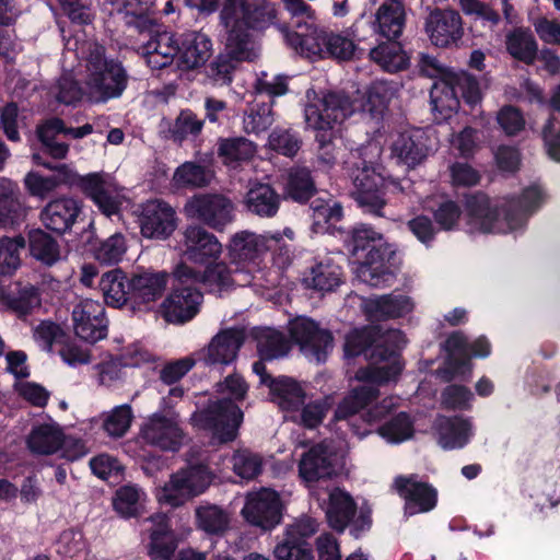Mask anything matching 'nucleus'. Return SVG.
Here are the masks:
<instances>
[{
  "label": "nucleus",
  "instance_id": "c85d7f7f",
  "mask_svg": "<svg viewBox=\"0 0 560 560\" xmlns=\"http://www.w3.org/2000/svg\"><path fill=\"white\" fill-rule=\"evenodd\" d=\"M433 429L438 435L439 445L446 451L465 447L471 438V423L469 419L459 415L438 416Z\"/></svg>",
  "mask_w": 560,
  "mask_h": 560
},
{
  "label": "nucleus",
  "instance_id": "9d476101",
  "mask_svg": "<svg viewBox=\"0 0 560 560\" xmlns=\"http://www.w3.org/2000/svg\"><path fill=\"white\" fill-rule=\"evenodd\" d=\"M305 105L304 118L307 127L314 130L332 131L354 113L353 102L345 92L328 91Z\"/></svg>",
  "mask_w": 560,
  "mask_h": 560
},
{
  "label": "nucleus",
  "instance_id": "de8ad7c7",
  "mask_svg": "<svg viewBox=\"0 0 560 560\" xmlns=\"http://www.w3.org/2000/svg\"><path fill=\"white\" fill-rule=\"evenodd\" d=\"M63 442V434L58 427L43 424L34 428L28 438L27 445L33 453L52 454L57 452Z\"/></svg>",
  "mask_w": 560,
  "mask_h": 560
},
{
  "label": "nucleus",
  "instance_id": "4468645a",
  "mask_svg": "<svg viewBox=\"0 0 560 560\" xmlns=\"http://www.w3.org/2000/svg\"><path fill=\"white\" fill-rule=\"evenodd\" d=\"M282 512V501L275 489L260 487L247 492V525L270 532L281 523Z\"/></svg>",
  "mask_w": 560,
  "mask_h": 560
},
{
  "label": "nucleus",
  "instance_id": "c03bdc74",
  "mask_svg": "<svg viewBox=\"0 0 560 560\" xmlns=\"http://www.w3.org/2000/svg\"><path fill=\"white\" fill-rule=\"evenodd\" d=\"M370 58L388 72L404 70L409 65V59L404 54L401 45L396 39L380 43L370 49Z\"/></svg>",
  "mask_w": 560,
  "mask_h": 560
},
{
  "label": "nucleus",
  "instance_id": "e433bc0d",
  "mask_svg": "<svg viewBox=\"0 0 560 560\" xmlns=\"http://www.w3.org/2000/svg\"><path fill=\"white\" fill-rule=\"evenodd\" d=\"M98 285L107 305L121 307L128 303L131 304L129 278L121 269L116 268L103 273Z\"/></svg>",
  "mask_w": 560,
  "mask_h": 560
},
{
  "label": "nucleus",
  "instance_id": "13d9d810",
  "mask_svg": "<svg viewBox=\"0 0 560 560\" xmlns=\"http://www.w3.org/2000/svg\"><path fill=\"white\" fill-rule=\"evenodd\" d=\"M458 5L466 16L479 21L483 27L494 30L501 23L502 19L499 11L488 2L482 0H458Z\"/></svg>",
  "mask_w": 560,
  "mask_h": 560
},
{
  "label": "nucleus",
  "instance_id": "5701e85b",
  "mask_svg": "<svg viewBox=\"0 0 560 560\" xmlns=\"http://www.w3.org/2000/svg\"><path fill=\"white\" fill-rule=\"evenodd\" d=\"M170 275L166 271L142 270L132 272L129 278L131 290V308H148L159 300L168 283Z\"/></svg>",
  "mask_w": 560,
  "mask_h": 560
},
{
  "label": "nucleus",
  "instance_id": "e2e57ef3",
  "mask_svg": "<svg viewBox=\"0 0 560 560\" xmlns=\"http://www.w3.org/2000/svg\"><path fill=\"white\" fill-rule=\"evenodd\" d=\"M127 252L126 238L121 233H115L104 240L94 249V257L104 265H115L121 261Z\"/></svg>",
  "mask_w": 560,
  "mask_h": 560
},
{
  "label": "nucleus",
  "instance_id": "6ab92c4d",
  "mask_svg": "<svg viewBox=\"0 0 560 560\" xmlns=\"http://www.w3.org/2000/svg\"><path fill=\"white\" fill-rule=\"evenodd\" d=\"M183 256L191 262L207 265L219 258L222 245L217 236L198 224H190L182 233Z\"/></svg>",
  "mask_w": 560,
  "mask_h": 560
},
{
  "label": "nucleus",
  "instance_id": "aec40b11",
  "mask_svg": "<svg viewBox=\"0 0 560 560\" xmlns=\"http://www.w3.org/2000/svg\"><path fill=\"white\" fill-rule=\"evenodd\" d=\"M75 335L90 343H95L107 336V319L102 303L86 299L72 311Z\"/></svg>",
  "mask_w": 560,
  "mask_h": 560
},
{
  "label": "nucleus",
  "instance_id": "ea45409f",
  "mask_svg": "<svg viewBox=\"0 0 560 560\" xmlns=\"http://www.w3.org/2000/svg\"><path fill=\"white\" fill-rule=\"evenodd\" d=\"M252 337L257 340V351L262 360H273L284 357L291 350V339L279 330L271 328L252 330Z\"/></svg>",
  "mask_w": 560,
  "mask_h": 560
},
{
  "label": "nucleus",
  "instance_id": "c756f323",
  "mask_svg": "<svg viewBox=\"0 0 560 560\" xmlns=\"http://www.w3.org/2000/svg\"><path fill=\"white\" fill-rule=\"evenodd\" d=\"M357 511V503L349 492L339 487L329 492L326 520L332 530L342 534L353 521Z\"/></svg>",
  "mask_w": 560,
  "mask_h": 560
},
{
  "label": "nucleus",
  "instance_id": "3c124183",
  "mask_svg": "<svg viewBox=\"0 0 560 560\" xmlns=\"http://www.w3.org/2000/svg\"><path fill=\"white\" fill-rule=\"evenodd\" d=\"M394 95L392 85L386 81L372 82L365 93L363 110L368 112L372 118H383L385 112Z\"/></svg>",
  "mask_w": 560,
  "mask_h": 560
},
{
  "label": "nucleus",
  "instance_id": "79ce46f5",
  "mask_svg": "<svg viewBox=\"0 0 560 560\" xmlns=\"http://www.w3.org/2000/svg\"><path fill=\"white\" fill-rule=\"evenodd\" d=\"M280 206V196L269 184L248 187L247 211L259 217H273Z\"/></svg>",
  "mask_w": 560,
  "mask_h": 560
},
{
  "label": "nucleus",
  "instance_id": "774afa93",
  "mask_svg": "<svg viewBox=\"0 0 560 560\" xmlns=\"http://www.w3.org/2000/svg\"><path fill=\"white\" fill-rule=\"evenodd\" d=\"M472 399L471 390L460 384L447 385L441 393L442 406L446 410H469Z\"/></svg>",
  "mask_w": 560,
  "mask_h": 560
},
{
  "label": "nucleus",
  "instance_id": "8fccbe9b",
  "mask_svg": "<svg viewBox=\"0 0 560 560\" xmlns=\"http://www.w3.org/2000/svg\"><path fill=\"white\" fill-rule=\"evenodd\" d=\"M279 249L280 253L288 247L282 241L280 232L257 234L247 231V264L261 259L266 254Z\"/></svg>",
  "mask_w": 560,
  "mask_h": 560
},
{
  "label": "nucleus",
  "instance_id": "a19ab883",
  "mask_svg": "<svg viewBox=\"0 0 560 560\" xmlns=\"http://www.w3.org/2000/svg\"><path fill=\"white\" fill-rule=\"evenodd\" d=\"M301 31H287L285 40L301 56H317L324 51L323 37L313 24L298 23Z\"/></svg>",
  "mask_w": 560,
  "mask_h": 560
},
{
  "label": "nucleus",
  "instance_id": "0e129e2a",
  "mask_svg": "<svg viewBox=\"0 0 560 560\" xmlns=\"http://www.w3.org/2000/svg\"><path fill=\"white\" fill-rule=\"evenodd\" d=\"M1 128L10 141L20 140V129L26 128V117L15 103H9L0 112Z\"/></svg>",
  "mask_w": 560,
  "mask_h": 560
},
{
  "label": "nucleus",
  "instance_id": "cd10ccee",
  "mask_svg": "<svg viewBox=\"0 0 560 560\" xmlns=\"http://www.w3.org/2000/svg\"><path fill=\"white\" fill-rule=\"evenodd\" d=\"M372 34L387 40L397 39L406 23L405 4L401 0H385L371 19Z\"/></svg>",
  "mask_w": 560,
  "mask_h": 560
},
{
  "label": "nucleus",
  "instance_id": "2f4dec72",
  "mask_svg": "<svg viewBox=\"0 0 560 560\" xmlns=\"http://www.w3.org/2000/svg\"><path fill=\"white\" fill-rule=\"evenodd\" d=\"M427 141L428 138L421 129L401 132L394 141L392 152L401 163L415 167L422 163L429 154Z\"/></svg>",
  "mask_w": 560,
  "mask_h": 560
},
{
  "label": "nucleus",
  "instance_id": "b1692460",
  "mask_svg": "<svg viewBox=\"0 0 560 560\" xmlns=\"http://www.w3.org/2000/svg\"><path fill=\"white\" fill-rule=\"evenodd\" d=\"M308 218L311 219V231L315 234H342L343 230L338 226L343 219V207L340 201L331 196H316L308 202Z\"/></svg>",
  "mask_w": 560,
  "mask_h": 560
},
{
  "label": "nucleus",
  "instance_id": "412c9836",
  "mask_svg": "<svg viewBox=\"0 0 560 560\" xmlns=\"http://www.w3.org/2000/svg\"><path fill=\"white\" fill-rule=\"evenodd\" d=\"M416 478V475H410L395 479L396 491L405 500V513L409 515L430 512L438 503L436 489Z\"/></svg>",
  "mask_w": 560,
  "mask_h": 560
},
{
  "label": "nucleus",
  "instance_id": "72a5a7b5",
  "mask_svg": "<svg viewBox=\"0 0 560 560\" xmlns=\"http://www.w3.org/2000/svg\"><path fill=\"white\" fill-rule=\"evenodd\" d=\"M211 40L200 33L182 36L178 61L183 69H195L203 66L211 56Z\"/></svg>",
  "mask_w": 560,
  "mask_h": 560
},
{
  "label": "nucleus",
  "instance_id": "09e8293b",
  "mask_svg": "<svg viewBox=\"0 0 560 560\" xmlns=\"http://www.w3.org/2000/svg\"><path fill=\"white\" fill-rule=\"evenodd\" d=\"M278 10L271 0H247V31L262 33L277 24Z\"/></svg>",
  "mask_w": 560,
  "mask_h": 560
},
{
  "label": "nucleus",
  "instance_id": "338daca9",
  "mask_svg": "<svg viewBox=\"0 0 560 560\" xmlns=\"http://www.w3.org/2000/svg\"><path fill=\"white\" fill-rule=\"evenodd\" d=\"M462 213L460 205L448 198L439 201L432 211L434 222L443 231L455 230L458 226Z\"/></svg>",
  "mask_w": 560,
  "mask_h": 560
},
{
  "label": "nucleus",
  "instance_id": "ddd939ff",
  "mask_svg": "<svg viewBox=\"0 0 560 560\" xmlns=\"http://www.w3.org/2000/svg\"><path fill=\"white\" fill-rule=\"evenodd\" d=\"M431 44L438 48H458L463 43L464 21L455 9L434 8L424 22Z\"/></svg>",
  "mask_w": 560,
  "mask_h": 560
},
{
  "label": "nucleus",
  "instance_id": "0eeeda50",
  "mask_svg": "<svg viewBox=\"0 0 560 560\" xmlns=\"http://www.w3.org/2000/svg\"><path fill=\"white\" fill-rule=\"evenodd\" d=\"M35 164L56 172L51 178L56 180V188L60 185H78L89 196L106 217L117 214L120 207L118 195L110 184L100 174L80 176L67 164H52L44 160L42 153L32 156Z\"/></svg>",
  "mask_w": 560,
  "mask_h": 560
},
{
  "label": "nucleus",
  "instance_id": "7ed1b4c3",
  "mask_svg": "<svg viewBox=\"0 0 560 560\" xmlns=\"http://www.w3.org/2000/svg\"><path fill=\"white\" fill-rule=\"evenodd\" d=\"M348 252L361 261L360 276L371 287H381L394 280L398 257L394 245L382 233L365 223L355 224L345 240Z\"/></svg>",
  "mask_w": 560,
  "mask_h": 560
},
{
  "label": "nucleus",
  "instance_id": "1a4fd4ad",
  "mask_svg": "<svg viewBox=\"0 0 560 560\" xmlns=\"http://www.w3.org/2000/svg\"><path fill=\"white\" fill-rule=\"evenodd\" d=\"M288 332L292 343L301 353L316 363L326 362L334 348L332 332L307 316H298L289 322Z\"/></svg>",
  "mask_w": 560,
  "mask_h": 560
},
{
  "label": "nucleus",
  "instance_id": "6e6552de",
  "mask_svg": "<svg viewBox=\"0 0 560 560\" xmlns=\"http://www.w3.org/2000/svg\"><path fill=\"white\" fill-rule=\"evenodd\" d=\"M191 423L211 433L220 444L236 439L243 421V411L231 398L209 401L208 405L191 415Z\"/></svg>",
  "mask_w": 560,
  "mask_h": 560
},
{
  "label": "nucleus",
  "instance_id": "69168bd1",
  "mask_svg": "<svg viewBox=\"0 0 560 560\" xmlns=\"http://www.w3.org/2000/svg\"><path fill=\"white\" fill-rule=\"evenodd\" d=\"M26 241L22 235L0 238V264L2 272L15 270L21 265L20 252L25 247Z\"/></svg>",
  "mask_w": 560,
  "mask_h": 560
},
{
  "label": "nucleus",
  "instance_id": "603ef678",
  "mask_svg": "<svg viewBox=\"0 0 560 560\" xmlns=\"http://www.w3.org/2000/svg\"><path fill=\"white\" fill-rule=\"evenodd\" d=\"M302 144L300 132L292 128L276 127L268 136L270 150L285 158L294 159Z\"/></svg>",
  "mask_w": 560,
  "mask_h": 560
},
{
  "label": "nucleus",
  "instance_id": "4c0bfd02",
  "mask_svg": "<svg viewBox=\"0 0 560 560\" xmlns=\"http://www.w3.org/2000/svg\"><path fill=\"white\" fill-rule=\"evenodd\" d=\"M508 54L515 60L527 66L534 65L538 57V44L527 27H516L508 33L505 38Z\"/></svg>",
  "mask_w": 560,
  "mask_h": 560
},
{
  "label": "nucleus",
  "instance_id": "49530a36",
  "mask_svg": "<svg viewBox=\"0 0 560 560\" xmlns=\"http://www.w3.org/2000/svg\"><path fill=\"white\" fill-rule=\"evenodd\" d=\"M31 255L46 266H52L60 259L58 241L42 229L31 230L28 233Z\"/></svg>",
  "mask_w": 560,
  "mask_h": 560
},
{
  "label": "nucleus",
  "instance_id": "864d4df0",
  "mask_svg": "<svg viewBox=\"0 0 560 560\" xmlns=\"http://www.w3.org/2000/svg\"><path fill=\"white\" fill-rule=\"evenodd\" d=\"M213 178V173L194 162H185L178 166L173 175L174 185L177 188H201L208 186Z\"/></svg>",
  "mask_w": 560,
  "mask_h": 560
},
{
  "label": "nucleus",
  "instance_id": "4d7b16f0",
  "mask_svg": "<svg viewBox=\"0 0 560 560\" xmlns=\"http://www.w3.org/2000/svg\"><path fill=\"white\" fill-rule=\"evenodd\" d=\"M21 191L16 183L0 178V215L7 224L13 223L22 209Z\"/></svg>",
  "mask_w": 560,
  "mask_h": 560
},
{
  "label": "nucleus",
  "instance_id": "37998d69",
  "mask_svg": "<svg viewBox=\"0 0 560 560\" xmlns=\"http://www.w3.org/2000/svg\"><path fill=\"white\" fill-rule=\"evenodd\" d=\"M63 130H66V125L63 120L58 117L46 120L37 128V136L43 147V153L59 160L67 156L69 145L57 140L59 135H63Z\"/></svg>",
  "mask_w": 560,
  "mask_h": 560
},
{
  "label": "nucleus",
  "instance_id": "c9c22d12",
  "mask_svg": "<svg viewBox=\"0 0 560 560\" xmlns=\"http://www.w3.org/2000/svg\"><path fill=\"white\" fill-rule=\"evenodd\" d=\"M153 527L150 534V556L153 560H170L174 555L177 542L174 533L170 529L165 514L151 517Z\"/></svg>",
  "mask_w": 560,
  "mask_h": 560
},
{
  "label": "nucleus",
  "instance_id": "6e6d98bb",
  "mask_svg": "<svg viewBox=\"0 0 560 560\" xmlns=\"http://www.w3.org/2000/svg\"><path fill=\"white\" fill-rule=\"evenodd\" d=\"M196 517L199 528L211 535L224 534L230 525V515L217 505L199 506Z\"/></svg>",
  "mask_w": 560,
  "mask_h": 560
},
{
  "label": "nucleus",
  "instance_id": "a18cd8bd",
  "mask_svg": "<svg viewBox=\"0 0 560 560\" xmlns=\"http://www.w3.org/2000/svg\"><path fill=\"white\" fill-rule=\"evenodd\" d=\"M150 11L149 2L143 0H119L117 3V13L125 24L141 33L151 31L155 24Z\"/></svg>",
  "mask_w": 560,
  "mask_h": 560
},
{
  "label": "nucleus",
  "instance_id": "423d86ee",
  "mask_svg": "<svg viewBox=\"0 0 560 560\" xmlns=\"http://www.w3.org/2000/svg\"><path fill=\"white\" fill-rule=\"evenodd\" d=\"M432 109L443 118L456 113L460 101L475 107L482 100L480 81L466 70L444 72L443 83H434L430 91Z\"/></svg>",
  "mask_w": 560,
  "mask_h": 560
},
{
  "label": "nucleus",
  "instance_id": "680f3d73",
  "mask_svg": "<svg viewBox=\"0 0 560 560\" xmlns=\"http://www.w3.org/2000/svg\"><path fill=\"white\" fill-rule=\"evenodd\" d=\"M273 102H266V100H254L249 109L247 110V135L255 133L259 136L266 132L273 124L272 113Z\"/></svg>",
  "mask_w": 560,
  "mask_h": 560
},
{
  "label": "nucleus",
  "instance_id": "58836bf2",
  "mask_svg": "<svg viewBox=\"0 0 560 560\" xmlns=\"http://www.w3.org/2000/svg\"><path fill=\"white\" fill-rule=\"evenodd\" d=\"M2 305L14 313L19 318H26L34 310L42 305L40 292L37 287L31 283L18 284L16 291L5 294Z\"/></svg>",
  "mask_w": 560,
  "mask_h": 560
},
{
  "label": "nucleus",
  "instance_id": "393cba45",
  "mask_svg": "<svg viewBox=\"0 0 560 560\" xmlns=\"http://www.w3.org/2000/svg\"><path fill=\"white\" fill-rule=\"evenodd\" d=\"M313 170L295 164L284 175L282 189L283 199L299 205H307L318 195Z\"/></svg>",
  "mask_w": 560,
  "mask_h": 560
},
{
  "label": "nucleus",
  "instance_id": "f03ea898",
  "mask_svg": "<svg viewBox=\"0 0 560 560\" xmlns=\"http://www.w3.org/2000/svg\"><path fill=\"white\" fill-rule=\"evenodd\" d=\"M542 201L541 188L530 185L521 195L510 197L502 207L492 206L483 191L465 195L464 207L470 222L482 233H508L522 228Z\"/></svg>",
  "mask_w": 560,
  "mask_h": 560
},
{
  "label": "nucleus",
  "instance_id": "473e14b6",
  "mask_svg": "<svg viewBox=\"0 0 560 560\" xmlns=\"http://www.w3.org/2000/svg\"><path fill=\"white\" fill-rule=\"evenodd\" d=\"M268 388L271 401L283 411H299L306 398L301 384L290 376H277Z\"/></svg>",
  "mask_w": 560,
  "mask_h": 560
},
{
  "label": "nucleus",
  "instance_id": "4be33fe9",
  "mask_svg": "<svg viewBox=\"0 0 560 560\" xmlns=\"http://www.w3.org/2000/svg\"><path fill=\"white\" fill-rule=\"evenodd\" d=\"M202 300V293L190 285L174 289L160 305V313L167 323L185 324L198 314Z\"/></svg>",
  "mask_w": 560,
  "mask_h": 560
},
{
  "label": "nucleus",
  "instance_id": "7c9ffc66",
  "mask_svg": "<svg viewBox=\"0 0 560 560\" xmlns=\"http://www.w3.org/2000/svg\"><path fill=\"white\" fill-rule=\"evenodd\" d=\"M411 299L404 294H384L369 299L364 303V313L371 320L399 318L412 311Z\"/></svg>",
  "mask_w": 560,
  "mask_h": 560
},
{
  "label": "nucleus",
  "instance_id": "f8f14e48",
  "mask_svg": "<svg viewBox=\"0 0 560 560\" xmlns=\"http://www.w3.org/2000/svg\"><path fill=\"white\" fill-rule=\"evenodd\" d=\"M318 523L311 516H302L285 526L283 538L273 550L278 560H313L310 539L317 533Z\"/></svg>",
  "mask_w": 560,
  "mask_h": 560
},
{
  "label": "nucleus",
  "instance_id": "39448f33",
  "mask_svg": "<svg viewBox=\"0 0 560 560\" xmlns=\"http://www.w3.org/2000/svg\"><path fill=\"white\" fill-rule=\"evenodd\" d=\"M220 19L226 30V43L212 62L211 72L215 80L230 83L231 73L245 59V0H224Z\"/></svg>",
  "mask_w": 560,
  "mask_h": 560
},
{
  "label": "nucleus",
  "instance_id": "2eb2a0df",
  "mask_svg": "<svg viewBox=\"0 0 560 560\" xmlns=\"http://www.w3.org/2000/svg\"><path fill=\"white\" fill-rule=\"evenodd\" d=\"M232 201L219 194H199L185 205L187 217L196 219L211 229L221 231L233 221Z\"/></svg>",
  "mask_w": 560,
  "mask_h": 560
},
{
  "label": "nucleus",
  "instance_id": "20e7f679",
  "mask_svg": "<svg viewBox=\"0 0 560 560\" xmlns=\"http://www.w3.org/2000/svg\"><path fill=\"white\" fill-rule=\"evenodd\" d=\"M86 96L95 104L120 97L128 86L129 74L122 62L106 55V48L91 44L86 56Z\"/></svg>",
  "mask_w": 560,
  "mask_h": 560
},
{
  "label": "nucleus",
  "instance_id": "a211bd4d",
  "mask_svg": "<svg viewBox=\"0 0 560 560\" xmlns=\"http://www.w3.org/2000/svg\"><path fill=\"white\" fill-rule=\"evenodd\" d=\"M175 209L164 200H148L139 217L141 234L145 238L166 240L177 228Z\"/></svg>",
  "mask_w": 560,
  "mask_h": 560
},
{
  "label": "nucleus",
  "instance_id": "f3484780",
  "mask_svg": "<svg viewBox=\"0 0 560 560\" xmlns=\"http://www.w3.org/2000/svg\"><path fill=\"white\" fill-rule=\"evenodd\" d=\"M244 341L245 329L243 327L225 328L213 336L209 343L194 355L198 362H202L207 366L228 365L235 361Z\"/></svg>",
  "mask_w": 560,
  "mask_h": 560
},
{
  "label": "nucleus",
  "instance_id": "f704fd0d",
  "mask_svg": "<svg viewBox=\"0 0 560 560\" xmlns=\"http://www.w3.org/2000/svg\"><path fill=\"white\" fill-rule=\"evenodd\" d=\"M342 269L331 258L316 261L304 275L303 282L307 288L330 292L341 283Z\"/></svg>",
  "mask_w": 560,
  "mask_h": 560
},
{
  "label": "nucleus",
  "instance_id": "dca6fc26",
  "mask_svg": "<svg viewBox=\"0 0 560 560\" xmlns=\"http://www.w3.org/2000/svg\"><path fill=\"white\" fill-rule=\"evenodd\" d=\"M140 434L147 444L166 452L179 451L186 438L177 415L153 413L142 425Z\"/></svg>",
  "mask_w": 560,
  "mask_h": 560
},
{
  "label": "nucleus",
  "instance_id": "bf43d9fd",
  "mask_svg": "<svg viewBox=\"0 0 560 560\" xmlns=\"http://www.w3.org/2000/svg\"><path fill=\"white\" fill-rule=\"evenodd\" d=\"M203 128V120L190 109L182 110L175 118L173 125L170 127L168 132L171 138L178 143H182L188 137H198Z\"/></svg>",
  "mask_w": 560,
  "mask_h": 560
},
{
  "label": "nucleus",
  "instance_id": "a878e982",
  "mask_svg": "<svg viewBox=\"0 0 560 560\" xmlns=\"http://www.w3.org/2000/svg\"><path fill=\"white\" fill-rule=\"evenodd\" d=\"M298 468L300 478L307 486L331 479L337 475L331 454L323 444H316L303 453Z\"/></svg>",
  "mask_w": 560,
  "mask_h": 560
},
{
  "label": "nucleus",
  "instance_id": "5fc2aeb1",
  "mask_svg": "<svg viewBox=\"0 0 560 560\" xmlns=\"http://www.w3.org/2000/svg\"><path fill=\"white\" fill-rule=\"evenodd\" d=\"M377 433L389 443H401L412 438L413 421L410 416L400 411L378 427Z\"/></svg>",
  "mask_w": 560,
  "mask_h": 560
},
{
  "label": "nucleus",
  "instance_id": "f257e3e1",
  "mask_svg": "<svg viewBox=\"0 0 560 560\" xmlns=\"http://www.w3.org/2000/svg\"><path fill=\"white\" fill-rule=\"evenodd\" d=\"M406 343L405 334L399 329L382 330L378 326H363L346 335L343 353L347 359L364 355L372 365L383 363L360 370L359 380L390 382L404 370L401 351Z\"/></svg>",
  "mask_w": 560,
  "mask_h": 560
},
{
  "label": "nucleus",
  "instance_id": "052dcab7",
  "mask_svg": "<svg viewBox=\"0 0 560 560\" xmlns=\"http://www.w3.org/2000/svg\"><path fill=\"white\" fill-rule=\"evenodd\" d=\"M218 156L223 165L231 170L241 168L245 161V138H219Z\"/></svg>",
  "mask_w": 560,
  "mask_h": 560
},
{
  "label": "nucleus",
  "instance_id": "9b49d317",
  "mask_svg": "<svg viewBox=\"0 0 560 560\" xmlns=\"http://www.w3.org/2000/svg\"><path fill=\"white\" fill-rule=\"evenodd\" d=\"M353 186L352 197L358 207L364 213L383 217L387 190L385 178L374 167L362 161V167H357L353 172Z\"/></svg>",
  "mask_w": 560,
  "mask_h": 560
},
{
  "label": "nucleus",
  "instance_id": "bb28decb",
  "mask_svg": "<svg viewBox=\"0 0 560 560\" xmlns=\"http://www.w3.org/2000/svg\"><path fill=\"white\" fill-rule=\"evenodd\" d=\"M81 205L70 197L49 201L40 211V221L46 229L58 234L69 231L81 213Z\"/></svg>",
  "mask_w": 560,
  "mask_h": 560
}]
</instances>
